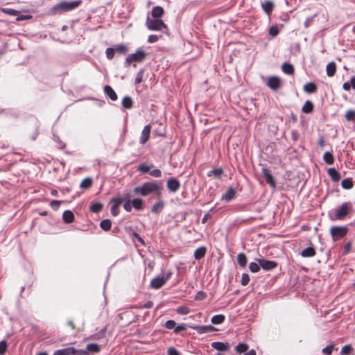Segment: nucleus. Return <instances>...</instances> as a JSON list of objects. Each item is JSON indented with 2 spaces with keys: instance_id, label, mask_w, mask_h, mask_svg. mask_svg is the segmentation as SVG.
Masks as SVG:
<instances>
[{
  "instance_id": "obj_35",
  "label": "nucleus",
  "mask_w": 355,
  "mask_h": 355,
  "mask_svg": "<svg viewBox=\"0 0 355 355\" xmlns=\"http://www.w3.org/2000/svg\"><path fill=\"white\" fill-rule=\"evenodd\" d=\"M92 184V179L87 178L84 179L81 182L80 187L82 189H88V188L91 187Z\"/></svg>"
},
{
  "instance_id": "obj_11",
  "label": "nucleus",
  "mask_w": 355,
  "mask_h": 355,
  "mask_svg": "<svg viewBox=\"0 0 355 355\" xmlns=\"http://www.w3.org/2000/svg\"><path fill=\"white\" fill-rule=\"evenodd\" d=\"M267 86L272 90H277L280 87V79L277 76H271L267 79Z\"/></svg>"
},
{
  "instance_id": "obj_64",
  "label": "nucleus",
  "mask_w": 355,
  "mask_h": 355,
  "mask_svg": "<svg viewBox=\"0 0 355 355\" xmlns=\"http://www.w3.org/2000/svg\"><path fill=\"white\" fill-rule=\"evenodd\" d=\"M318 144L321 148H323L325 145V141L322 137H320L318 140Z\"/></svg>"
},
{
  "instance_id": "obj_26",
  "label": "nucleus",
  "mask_w": 355,
  "mask_h": 355,
  "mask_svg": "<svg viewBox=\"0 0 355 355\" xmlns=\"http://www.w3.org/2000/svg\"><path fill=\"white\" fill-rule=\"evenodd\" d=\"M282 69L285 73L288 75H291L294 72L293 66L289 63H284L282 65Z\"/></svg>"
},
{
  "instance_id": "obj_27",
  "label": "nucleus",
  "mask_w": 355,
  "mask_h": 355,
  "mask_svg": "<svg viewBox=\"0 0 355 355\" xmlns=\"http://www.w3.org/2000/svg\"><path fill=\"white\" fill-rule=\"evenodd\" d=\"M323 159L327 164H333L334 162V157L331 153L325 152L323 155Z\"/></svg>"
},
{
  "instance_id": "obj_47",
  "label": "nucleus",
  "mask_w": 355,
  "mask_h": 355,
  "mask_svg": "<svg viewBox=\"0 0 355 355\" xmlns=\"http://www.w3.org/2000/svg\"><path fill=\"white\" fill-rule=\"evenodd\" d=\"M7 343L5 340L0 342V355H3L7 350Z\"/></svg>"
},
{
  "instance_id": "obj_62",
  "label": "nucleus",
  "mask_w": 355,
  "mask_h": 355,
  "mask_svg": "<svg viewBox=\"0 0 355 355\" xmlns=\"http://www.w3.org/2000/svg\"><path fill=\"white\" fill-rule=\"evenodd\" d=\"M114 50H116L117 51L125 52L127 51V48L125 46L121 44V45L116 46Z\"/></svg>"
},
{
  "instance_id": "obj_17",
  "label": "nucleus",
  "mask_w": 355,
  "mask_h": 355,
  "mask_svg": "<svg viewBox=\"0 0 355 355\" xmlns=\"http://www.w3.org/2000/svg\"><path fill=\"white\" fill-rule=\"evenodd\" d=\"M164 14V9L161 6H155L153 8L151 15L153 18L159 19Z\"/></svg>"
},
{
  "instance_id": "obj_16",
  "label": "nucleus",
  "mask_w": 355,
  "mask_h": 355,
  "mask_svg": "<svg viewBox=\"0 0 355 355\" xmlns=\"http://www.w3.org/2000/svg\"><path fill=\"white\" fill-rule=\"evenodd\" d=\"M236 196V191L234 189L230 188L229 189L226 193L222 196L221 199L223 200H225L226 202H229L233 198H234Z\"/></svg>"
},
{
  "instance_id": "obj_13",
  "label": "nucleus",
  "mask_w": 355,
  "mask_h": 355,
  "mask_svg": "<svg viewBox=\"0 0 355 355\" xmlns=\"http://www.w3.org/2000/svg\"><path fill=\"white\" fill-rule=\"evenodd\" d=\"M261 173L265 178L266 182L269 184L271 187L275 188L276 185L275 182L274 181L273 177L269 170L266 167H263Z\"/></svg>"
},
{
  "instance_id": "obj_46",
  "label": "nucleus",
  "mask_w": 355,
  "mask_h": 355,
  "mask_svg": "<svg viewBox=\"0 0 355 355\" xmlns=\"http://www.w3.org/2000/svg\"><path fill=\"white\" fill-rule=\"evenodd\" d=\"M334 345H329L327 346L326 347L323 348L322 352L323 354L326 355H331L333 351Z\"/></svg>"
},
{
  "instance_id": "obj_63",
  "label": "nucleus",
  "mask_w": 355,
  "mask_h": 355,
  "mask_svg": "<svg viewBox=\"0 0 355 355\" xmlns=\"http://www.w3.org/2000/svg\"><path fill=\"white\" fill-rule=\"evenodd\" d=\"M343 88L346 91H349L351 88L350 83L349 82L344 83L343 85Z\"/></svg>"
},
{
  "instance_id": "obj_33",
  "label": "nucleus",
  "mask_w": 355,
  "mask_h": 355,
  "mask_svg": "<svg viewBox=\"0 0 355 355\" xmlns=\"http://www.w3.org/2000/svg\"><path fill=\"white\" fill-rule=\"evenodd\" d=\"M122 105L123 107L126 109H130L132 106V99L130 97H124L122 100Z\"/></svg>"
},
{
  "instance_id": "obj_39",
  "label": "nucleus",
  "mask_w": 355,
  "mask_h": 355,
  "mask_svg": "<svg viewBox=\"0 0 355 355\" xmlns=\"http://www.w3.org/2000/svg\"><path fill=\"white\" fill-rule=\"evenodd\" d=\"M87 350L92 352H98L100 351V347L97 344L91 343L87 346Z\"/></svg>"
},
{
  "instance_id": "obj_54",
  "label": "nucleus",
  "mask_w": 355,
  "mask_h": 355,
  "mask_svg": "<svg viewBox=\"0 0 355 355\" xmlns=\"http://www.w3.org/2000/svg\"><path fill=\"white\" fill-rule=\"evenodd\" d=\"M206 296H207V295L205 292L198 291L196 295L195 299L196 300H202L206 297Z\"/></svg>"
},
{
  "instance_id": "obj_48",
  "label": "nucleus",
  "mask_w": 355,
  "mask_h": 355,
  "mask_svg": "<svg viewBox=\"0 0 355 355\" xmlns=\"http://www.w3.org/2000/svg\"><path fill=\"white\" fill-rule=\"evenodd\" d=\"M114 49L113 48H107L105 51V54L109 60H112L114 55Z\"/></svg>"
},
{
  "instance_id": "obj_14",
  "label": "nucleus",
  "mask_w": 355,
  "mask_h": 355,
  "mask_svg": "<svg viewBox=\"0 0 355 355\" xmlns=\"http://www.w3.org/2000/svg\"><path fill=\"white\" fill-rule=\"evenodd\" d=\"M151 130L150 125H146L141 132V135L139 139V142L141 144H144L149 139L150 133Z\"/></svg>"
},
{
  "instance_id": "obj_4",
  "label": "nucleus",
  "mask_w": 355,
  "mask_h": 355,
  "mask_svg": "<svg viewBox=\"0 0 355 355\" xmlns=\"http://www.w3.org/2000/svg\"><path fill=\"white\" fill-rule=\"evenodd\" d=\"M146 57V53L141 49H138L135 53L130 54L126 58L125 64L126 66H130L131 64H134V66H135L136 63L143 62Z\"/></svg>"
},
{
  "instance_id": "obj_55",
  "label": "nucleus",
  "mask_w": 355,
  "mask_h": 355,
  "mask_svg": "<svg viewBox=\"0 0 355 355\" xmlns=\"http://www.w3.org/2000/svg\"><path fill=\"white\" fill-rule=\"evenodd\" d=\"M175 327V321L170 320L166 322L165 323V327L168 329H172Z\"/></svg>"
},
{
  "instance_id": "obj_31",
  "label": "nucleus",
  "mask_w": 355,
  "mask_h": 355,
  "mask_svg": "<svg viewBox=\"0 0 355 355\" xmlns=\"http://www.w3.org/2000/svg\"><path fill=\"white\" fill-rule=\"evenodd\" d=\"M132 206L137 210L141 209L143 207V200L140 198H135L131 202Z\"/></svg>"
},
{
  "instance_id": "obj_40",
  "label": "nucleus",
  "mask_w": 355,
  "mask_h": 355,
  "mask_svg": "<svg viewBox=\"0 0 355 355\" xmlns=\"http://www.w3.org/2000/svg\"><path fill=\"white\" fill-rule=\"evenodd\" d=\"M102 208H103V205H102V204H101L99 202L93 203L90 206L91 211L94 213L99 212L102 209Z\"/></svg>"
},
{
  "instance_id": "obj_50",
  "label": "nucleus",
  "mask_w": 355,
  "mask_h": 355,
  "mask_svg": "<svg viewBox=\"0 0 355 355\" xmlns=\"http://www.w3.org/2000/svg\"><path fill=\"white\" fill-rule=\"evenodd\" d=\"M1 11L6 14H8V15H12V16H15L17 14V11H16L14 9H11V8H1Z\"/></svg>"
},
{
  "instance_id": "obj_20",
  "label": "nucleus",
  "mask_w": 355,
  "mask_h": 355,
  "mask_svg": "<svg viewBox=\"0 0 355 355\" xmlns=\"http://www.w3.org/2000/svg\"><path fill=\"white\" fill-rule=\"evenodd\" d=\"M336 70V66L335 62H331L327 64V67H326V71H327V75L328 76L332 77L335 74Z\"/></svg>"
},
{
  "instance_id": "obj_36",
  "label": "nucleus",
  "mask_w": 355,
  "mask_h": 355,
  "mask_svg": "<svg viewBox=\"0 0 355 355\" xmlns=\"http://www.w3.org/2000/svg\"><path fill=\"white\" fill-rule=\"evenodd\" d=\"M313 103L311 101H306L302 107V111L304 113H310L313 110Z\"/></svg>"
},
{
  "instance_id": "obj_42",
  "label": "nucleus",
  "mask_w": 355,
  "mask_h": 355,
  "mask_svg": "<svg viewBox=\"0 0 355 355\" xmlns=\"http://www.w3.org/2000/svg\"><path fill=\"white\" fill-rule=\"evenodd\" d=\"M352 351V346L350 345H346L342 347L340 354L342 355H349Z\"/></svg>"
},
{
  "instance_id": "obj_15",
  "label": "nucleus",
  "mask_w": 355,
  "mask_h": 355,
  "mask_svg": "<svg viewBox=\"0 0 355 355\" xmlns=\"http://www.w3.org/2000/svg\"><path fill=\"white\" fill-rule=\"evenodd\" d=\"M211 347L220 352L227 351L230 348V345L228 343L221 342H214L211 343Z\"/></svg>"
},
{
  "instance_id": "obj_1",
  "label": "nucleus",
  "mask_w": 355,
  "mask_h": 355,
  "mask_svg": "<svg viewBox=\"0 0 355 355\" xmlns=\"http://www.w3.org/2000/svg\"><path fill=\"white\" fill-rule=\"evenodd\" d=\"M81 3V1H62L53 6L50 10L53 15L67 12L75 9Z\"/></svg>"
},
{
  "instance_id": "obj_30",
  "label": "nucleus",
  "mask_w": 355,
  "mask_h": 355,
  "mask_svg": "<svg viewBox=\"0 0 355 355\" xmlns=\"http://www.w3.org/2000/svg\"><path fill=\"white\" fill-rule=\"evenodd\" d=\"M225 316L223 315H216L211 318V322L214 324H219L224 322Z\"/></svg>"
},
{
  "instance_id": "obj_5",
  "label": "nucleus",
  "mask_w": 355,
  "mask_h": 355,
  "mask_svg": "<svg viewBox=\"0 0 355 355\" xmlns=\"http://www.w3.org/2000/svg\"><path fill=\"white\" fill-rule=\"evenodd\" d=\"M171 272H168L166 275L157 276L153 278L150 282V286L154 289H158L163 286L168 279H170Z\"/></svg>"
},
{
  "instance_id": "obj_43",
  "label": "nucleus",
  "mask_w": 355,
  "mask_h": 355,
  "mask_svg": "<svg viewBox=\"0 0 355 355\" xmlns=\"http://www.w3.org/2000/svg\"><path fill=\"white\" fill-rule=\"evenodd\" d=\"M345 119L347 121H353L355 119V111L349 110L345 113Z\"/></svg>"
},
{
  "instance_id": "obj_12",
  "label": "nucleus",
  "mask_w": 355,
  "mask_h": 355,
  "mask_svg": "<svg viewBox=\"0 0 355 355\" xmlns=\"http://www.w3.org/2000/svg\"><path fill=\"white\" fill-rule=\"evenodd\" d=\"M166 187L169 191L176 192L180 187V183L177 179L172 178L167 180Z\"/></svg>"
},
{
  "instance_id": "obj_21",
  "label": "nucleus",
  "mask_w": 355,
  "mask_h": 355,
  "mask_svg": "<svg viewBox=\"0 0 355 355\" xmlns=\"http://www.w3.org/2000/svg\"><path fill=\"white\" fill-rule=\"evenodd\" d=\"M327 173L331 180L334 182H338L340 179L339 173L334 168H329Z\"/></svg>"
},
{
  "instance_id": "obj_24",
  "label": "nucleus",
  "mask_w": 355,
  "mask_h": 355,
  "mask_svg": "<svg viewBox=\"0 0 355 355\" xmlns=\"http://www.w3.org/2000/svg\"><path fill=\"white\" fill-rule=\"evenodd\" d=\"M274 4L271 1H266L262 3V8L263 10L269 15L273 10Z\"/></svg>"
},
{
  "instance_id": "obj_49",
  "label": "nucleus",
  "mask_w": 355,
  "mask_h": 355,
  "mask_svg": "<svg viewBox=\"0 0 355 355\" xmlns=\"http://www.w3.org/2000/svg\"><path fill=\"white\" fill-rule=\"evenodd\" d=\"M250 282V277L248 274L243 273L241 277V283L243 286H246Z\"/></svg>"
},
{
  "instance_id": "obj_29",
  "label": "nucleus",
  "mask_w": 355,
  "mask_h": 355,
  "mask_svg": "<svg viewBox=\"0 0 355 355\" xmlns=\"http://www.w3.org/2000/svg\"><path fill=\"white\" fill-rule=\"evenodd\" d=\"M237 261L240 266L245 267L247 264V257L245 254L239 253L237 257Z\"/></svg>"
},
{
  "instance_id": "obj_45",
  "label": "nucleus",
  "mask_w": 355,
  "mask_h": 355,
  "mask_svg": "<svg viewBox=\"0 0 355 355\" xmlns=\"http://www.w3.org/2000/svg\"><path fill=\"white\" fill-rule=\"evenodd\" d=\"M163 206H164V204L162 202H159L153 206L152 211L154 213H157L162 209Z\"/></svg>"
},
{
  "instance_id": "obj_38",
  "label": "nucleus",
  "mask_w": 355,
  "mask_h": 355,
  "mask_svg": "<svg viewBox=\"0 0 355 355\" xmlns=\"http://www.w3.org/2000/svg\"><path fill=\"white\" fill-rule=\"evenodd\" d=\"M223 173V171L221 168H214V169L211 170V171H209V173H208V175L209 176L214 175V177L219 178L221 177Z\"/></svg>"
},
{
  "instance_id": "obj_58",
  "label": "nucleus",
  "mask_w": 355,
  "mask_h": 355,
  "mask_svg": "<svg viewBox=\"0 0 355 355\" xmlns=\"http://www.w3.org/2000/svg\"><path fill=\"white\" fill-rule=\"evenodd\" d=\"M150 175L155 178H159L162 175L159 169H154L150 172Z\"/></svg>"
},
{
  "instance_id": "obj_10",
  "label": "nucleus",
  "mask_w": 355,
  "mask_h": 355,
  "mask_svg": "<svg viewBox=\"0 0 355 355\" xmlns=\"http://www.w3.org/2000/svg\"><path fill=\"white\" fill-rule=\"evenodd\" d=\"M123 200L121 198L112 199L110 201L111 204V214L112 216H116L119 212V207L122 203Z\"/></svg>"
},
{
  "instance_id": "obj_34",
  "label": "nucleus",
  "mask_w": 355,
  "mask_h": 355,
  "mask_svg": "<svg viewBox=\"0 0 355 355\" xmlns=\"http://www.w3.org/2000/svg\"><path fill=\"white\" fill-rule=\"evenodd\" d=\"M342 187L345 189H350L353 187V182L351 179L346 178L341 182Z\"/></svg>"
},
{
  "instance_id": "obj_53",
  "label": "nucleus",
  "mask_w": 355,
  "mask_h": 355,
  "mask_svg": "<svg viewBox=\"0 0 355 355\" xmlns=\"http://www.w3.org/2000/svg\"><path fill=\"white\" fill-rule=\"evenodd\" d=\"M279 33V30H278V28L275 26H271L269 29V34L272 36V37H275L276 35H277V34Z\"/></svg>"
},
{
  "instance_id": "obj_41",
  "label": "nucleus",
  "mask_w": 355,
  "mask_h": 355,
  "mask_svg": "<svg viewBox=\"0 0 355 355\" xmlns=\"http://www.w3.org/2000/svg\"><path fill=\"white\" fill-rule=\"evenodd\" d=\"M260 264L258 263L251 262L249 264V269L252 272H257L260 270Z\"/></svg>"
},
{
  "instance_id": "obj_44",
  "label": "nucleus",
  "mask_w": 355,
  "mask_h": 355,
  "mask_svg": "<svg viewBox=\"0 0 355 355\" xmlns=\"http://www.w3.org/2000/svg\"><path fill=\"white\" fill-rule=\"evenodd\" d=\"M176 311L178 313L181 315H186L189 313V309L187 306H178L176 309Z\"/></svg>"
},
{
  "instance_id": "obj_2",
  "label": "nucleus",
  "mask_w": 355,
  "mask_h": 355,
  "mask_svg": "<svg viewBox=\"0 0 355 355\" xmlns=\"http://www.w3.org/2000/svg\"><path fill=\"white\" fill-rule=\"evenodd\" d=\"M161 189V187L155 182H146L140 187H136L134 192L146 196L151 193L156 192Z\"/></svg>"
},
{
  "instance_id": "obj_52",
  "label": "nucleus",
  "mask_w": 355,
  "mask_h": 355,
  "mask_svg": "<svg viewBox=\"0 0 355 355\" xmlns=\"http://www.w3.org/2000/svg\"><path fill=\"white\" fill-rule=\"evenodd\" d=\"M61 201L53 200L51 202V207L54 210H58L59 209V207L61 204Z\"/></svg>"
},
{
  "instance_id": "obj_8",
  "label": "nucleus",
  "mask_w": 355,
  "mask_h": 355,
  "mask_svg": "<svg viewBox=\"0 0 355 355\" xmlns=\"http://www.w3.org/2000/svg\"><path fill=\"white\" fill-rule=\"evenodd\" d=\"M257 261L260 266L265 270H270L277 267V264L275 261L266 260L264 259H259Z\"/></svg>"
},
{
  "instance_id": "obj_61",
  "label": "nucleus",
  "mask_w": 355,
  "mask_h": 355,
  "mask_svg": "<svg viewBox=\"0 0 355 355\" xmlns=\"http://www.w3.org/2000/svg\"><path fill=\"white\" fill-rule=\"evenodd\" d=\"M168 355H180V353L173 347H170L168 349Z\"/></svg>"
},
{
  "instance_id": "obj_25",
  "label": "nucleus",
  "mask_w": 355,
  "mask_h": 355,
  "mask_svg": "<svg viewBox=\"0 0 355 355\" xmlns=\"http://www.w3.org/2000/svg\"><path fill=\"white\" fill-rule=\"evenodd\" d=\"M206 253V248L205 247H200L197 248L194 252V257L196 259H200L203 257H205Z\"/></svg>"
},
{
  "instance_id": "obj_59",
  "label": "nucleus",
  "mask_w": 355,
  "mask_h": 355,
  "mask_svg": "<svg viewBox=\"0 0 355 355\" xmlns=\"http://www.w3.org/2000/svg\"><path fill=\"white\" fill-rule=\"evenodd\" d=\"M132 203L130 202V200H127L124 204H123V208L125 211H130L132 210Z\"/></svg>"
},
{
  "instance_id": "obj_51",
  "label": "nucleus",
  "mask_w": 355,
  "mask_h": 355,
  "mask_svg": "<svg viewBox=\"0 0 355 355\" xmlns=\"http://www.w3.org/2000/svg\"><path fill=\"white\" fill-rule=\"evenodd\" d=\"M150 169V166H148L146 164H141L139 168H138V170L141 172L142 173H147L149 170Z\"/></svg>"
},
{
  "instance_id": "obj_3",
  "label": "nucleus",
  "mask_w": 355,
  "mask_h": 355,
  "mask_svg": "<svg viewBox=\"0 0 355 355\" xmlns=\"http://www.w3.org/2000/svg\"><path fill=\"white\" fill-rule=\"evenodd\" d=\"M146 26L150 31H162L163 33H167L168 31L167 26L160 19H150L148 17L146 21Z\"/></svg>"
},
{
  "instance_id": "obj_56",
  "label": "nucleus",
  "mask_w": 355,
  "mask_h": 355,
  "mask_svg": "<svg viewBox=\"0 0 355 355\" xmlns=\"http://www.w3.org/2000/svg\"><path fill=\"white\" fill-rule=\"evenodd\" d=\"M186 329H187V325L185 324H181L175 328L174 332L178 334V333L180 332L181 331H184Z\"/></svg>"
},
{
  "instance_id": "obj_60",
  "label": "nucleus",
  "mask_w": 355,
  "mask_h": 355,
  "mask_svg": "<svg viewBox=\"0 0 355 355\" xmlns=\"http://www.w3.org/2000/svg\"><path fill=\"white\" fill-rule=\"evenodd\" d=\"M159 40V37L156 35H150L148 38V42L149 43H154L157 42Z\"/></svg>"
},
{
  "instance_id": "obj_7",
  "label": "nucleus",
  "mask_w": 355,
  "mask_h": 355,
  "mask_svg": "<svg viewBox=\"0 0 355 355\" xmlns=\"http://www.w3.org/2000/svg\"><path fill=\"white\" fill-rule=\"evenodd\" d=\"M352 209V206L349 203H343L340 207L336 209V219L340 220L344 218L348 214L349 211Z\"/></svg>"
},
{
  "instance_id": "obj_28",
  "label": "nucleus",
  "mask_w": 355,
  "mask_h": 355,
  "mask_svg": "<svg viewBox=\"0 0 355 355\" xmlns=\"http://www.w3.org/2000/svg\"><path fill=\"white\" fill-rule=\"evenodd\" d=\"M317 89L316 85L313 83H309L304 85V92L311 94L314 93Z\"/></svg>"
},
{
  "instance_id": "obj_19",
  "label": "nucleus",
  "mask_w": 355,
  "mask_h": 355,
  "mask_svg": "<svg viewBox=\"0 0 355 355\" xmlns=\"http://www.w3.org/2000/svg\"><path fill=\"white\" fill-rule=\"evenodd\" d=\"M104 92L110 98L111 100L116 101L117 99L116 94L110 86L106 85L104 87Z\"/></svg>"
},
{
  "instance_id": "obj_57",
  "label": "nucleus",
  "mask_w": 355,
  "mask_h": 355,
  "mask_svg": "<svg viewBox=\"0 0 355 355\" xmlns=\"http://www.w3.org/2000/svg\"><path fill=\"white\" fill-rule=\"evenodd\" d=\"M143 79V71H139L135 78V84H139L142 81Z\"/></svg>"
},
{
  "instance_id": "obj_22",
  "label": "nucleus",
  "mask_w": 355,
  "mask_h": 355,
  "mask_svg": "<svg viewBox=\"0 0 355 355\" xmlns=\"http://www.w3.org/2000/svg\"><path fill=\"white\" fill-rule=\"evenodd\" d=\"M191 328L195 329V330H196L197 332L199 333V334L207 333V332H209V331H211L213 329V327L211 325H208V326H196V327H192Z\"/></svg>"
},
{
  "instance_id": "obj_18",
  "label": "nucleus",
  "mask_w": 355,
  "mask_h": 355,
  "mask_svg": "<svg viewBox=\"0 0 355 355\" xmlns=\"http://www.w3.org/2000/svg\"><path fill=\"white\" fill-rule=\"evenodd\" d=\"M62 218L66 223H71L74 220V215L71 211L66 210L62 214Z\"/></svg>"
},
{
  "instance_id": "obj_37",
  "label": "nucleus",
  "mask_w": 355,
  "mask_h": 355,
  "mask_svg": "<svg viewBox=\"0 0 355 355\" xmlns=\"http://www.w3.org/2000/svg\"><path fill=\"white\" fill-rule=\"evenodd\" d=\"M248 349V345L245 343H239L236 347V352L239 353V354H241L243 352H246L247 350Z\"/></svg>"
},
{
  "instance_id": "obj_32",
  "label": "nucleus",
  "mask_w": 355,
  "mask_h": 355,
  "mask_svg": "<svg viewBox=\"0 0 355 355\" xmlns=\"http://www.w3.org/2000/svg\"><path fill=\"white\" fill-rule=\"evenodd\" d=\"M111 226H112V223H111L110 220H109V219L103 220L100 223V227H101V229H103L105 231L110 230L111 228Z\"/></svg>"
},
{
  "instance_id": "obj_9",
  "label": "nucleus",
  "mask_w": 355,
  "mask_h": 355,
  "mask_svg": "<svg viewBox=\"0 0 355 355\" xmlns=\"http://www.w3.org/2000/svg\"><path fill=\"white\" fill-rule=\"evenodd\" d=\"M62 355H85L87 352L79 349L76 350L73 347H67L62 349H59Z\"/></svg>"
},
{
  "instance_id": "obj_6",
  "label": "nucleus",
  "mask_w": 355,
  "mask_h": 355,
  "mask_svg": "<svg viewBox=\"0 0 355 355\" xmlns=\"http://www.w3.org/2000/svg\"><path fill=\"white\" fill-rule=\"evenodd\" d=\"M330 232L334 241L338 240L346 235L347 228L346 227H332Z\"/></svg>"
},
{
  "instance_id": "obj_23",
  "label": "nucleus",
  "mask_w": 355,
  "mask_h": 355,
  "mask_svg": "<svg viewBox=\"0 0 355 355\" xmlns=\"http://www.w3.org/2000/svg\"><path fill=\"white\" fill-rule=\"evenodd\" d=\"M315 251L313 248L309 247L303 250L301 252V255L303 257H312L315 255Z\"/></svg>"
}]
</instances>
